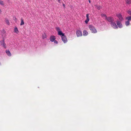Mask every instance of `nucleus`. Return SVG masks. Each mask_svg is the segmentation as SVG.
Returning <instances> with one entry per match:
<instances>
[{
  "instance_id": "1",
  "label": "nucleus",
  "mask_w": 131,
  "mask_h": 131,
  "mask_svg": "<svg viewBox=\"0 0 131 131\" xmlns=\"http://www.w3.org/2000/svg\"><path fill=\"white\" fill-rule=\"evenodd\" d=\"M89 27L92 33H95L97 32V31L94 26L92 25H89Z\"/></svg>"
},
{
  "instance_id": "2",
  "label": "nucleus",
  "mask_w": 131,
  "mask_h": 131,
  "mask_svg": "<svg viewBox=\"0 0 131 131\" xmlns=\"http://www.w3.org/2000/svg\"><path fill=\"white\" fill-rule=\"evenodd\" d=\"M126 20H127V21L125 22V24L126 26H128L129 24V21L131 20V16L126 17Z\"/></svg>"
},
{
  "instance_id": "3",
  "label": "nucleus",
  "mask_w": 131,
  "mask_h": 131,
  "mask_svg": "<svg viewBox=\"0 0 131 131\" xmlns=\"http://www.w3.org/2000/svg\"><path fill=\"white\" fill-rule=\"evenodd\" d=\"M111 26L114 29H117L118 28V27L115 23V22L113 21L112 23H110Z\"/></svg>"
},
{
  "instance_id": "4",
  "label": "nucleus",
  "mask_w": 131,
  "mask_h": 131,
  "mask_svg": "<svg viewBox=\"0 0 131 131\" xmlns=\"http://www.w3.org/2000/svg\"><path fill=\"white\" fill-rule=\"evenodd\" d=\"M58 35H60L61 37L64 35V33H63L59 28L58 27Z\"/></svg>"
},
{
  "instance_id": "5",
  "label": "nucleus",
  "mask_w": 131,
  "mask_h": 131,
  "mask_svg": "<svg viewBox=\"0 0 131 131\" xmlns=\"http://www.w3.org/2000/svg\"><path fill=\"white\" fill-rule=\"evenodd\" d=\"M106 19L108 22H111V23H112L114 21V18L111 17H107V18Z\"/></svg>"
},
{
  "instance_id": "6",
  "label": "nucleus",
  "mask_w": 131,
  "mask_h": 131,
  "mask_svg": "<svg viewBox=\"0 0 131 131\" xmlns=\"http://www.w3.org/2000/svg\"><path fill=\"white\" fill-rule=\"evenodd\" d=\"M77 35L78 37H79L82 36V32L80 30H78L76 32Z\"/></svg>"
},
{
  "instance_id": "7",
  "label": "nucleus",
  "mask_w": 131,
  "mask_h": 131,
  "mask_svg": "<svg viewBox=\"0 0 131 131\" xmlns=\"http://www.w3.org/2000/svg\"><path fill=\"white\" fill-rule=\"evenodd\" d=\"M62 40L64 43H66L67 42L68 40L66 36L64 35L61 37Z\"/></svg>"
},
{
  "instance_id": "8",
  "label": "nucleus",
  "mask_w": 131,
  "mask_h": 131,
  "mask_svg": "<svg viewBox=\"0 0 131 131\" xmlns=\"http://www.w3.org/2000/svg\"><path fill=\"white\" fill-rule=\"evenodd\" d=\"M116 24L120 28L122 27V25L121 22L119 20L116 21Z\"/></svg>"
},
{
  "instance_id": "9",
  "label": "nucleus",
  "mask_w": 131,
  "mask_h": 131,
  "mask_svg": "<svg viewBox=\"0 0 131 131\" xmlns=\"http://www.w3.org/2000/svg\"><path fill=\"white\" fill-rule=\"evenodd\" d=\"M116 16L118 17L119 20L120 21H122L123 20V18L122 15L120 14H117L116 15Z\"/></svg>"
},
{
  "instance_id": "10",
  "label": "nucleus",
  "mask_w": 131,
  "mask_h": 131,
  "mask_svg": "<svg viewBox=\"0 0 131 131\" xmlns=\"http://www.w3.org/2000/svg\"><path fill=\"white\" fill-rule=\"evenodd\" d=\"M6 52L8 56L10 57L11 56L12 54L9 50H6Z\"/></svg>"
},
{
  "instance_id": "11",
  "label": "nucleus",
  "mask_w": 131,
  "mask_h": 131,
  "mask_svg": "<svg viewBox=\"0 0 131 131\" xmlns=\"http://www.w3.org/2000/svg\"><path fill=\"white\" fill-rule=\"evenodd\" d=\"M83 34L84 36H86L88 34V33L86 30H84L83 31Z\"/></svg>"
},
{
  "instance_id": "12",
  "label": "nucleus",
  "mask_w": 131,
  "mask_h": 131,
  "mask_svg": "<svg viewBox=\"0 0 131 131\" xmlns=\"http://www.w3.org/2000/svg\"><path fill=\"white\" fill-rule=\"evenodd\" d=\"M56 38L55 36H52L50 38V40L52 42H53L55 39Z\"/></svg>"
},
{
  "instance_id": "13",
  "label": "nucleus",
  "mask_w": 131,
  "mask_h": 131,
  "mask_svg": "<svg viewBox=\"0 0 131 131\" xmlns=\"http://www.w3.org/2000/svg\"><path fill=\"white\" fill-rule=\"evenodd\" d=\"M101 16L104 19H106L107 18V17L106 16L103 14H101Z\"/></svg>"
},
{
  "instance_id": "14",
  "label": "nucleus",
  "mask_w": 131,
  "mask_h": 131,
  "mask_svg": "<svg viewBox=\"0 0 131 131\" xmlns=\"http://www.w3.org/2000/svg\"><path fill=\"white\" fill-rule=\"evenodd\" d=\"M2 46L5 48H6V44L4 42V40H3V42L1 44Z\"/></svg>"
},
{
  "instance_id": "15",
  "label": "nucleus",
  "mask_w": 131,
  "mask_h": 131,
  "mask_svg": "<svg viewBox=\"0 0 131 131\" xmlns=\"http://www.w3.org/2000/svg\"><path fill=\"white\" fill-rule=\"evenodd\" d=\"M24 23L23 19L21 18V23L20 24V25H24Z\"/></svg>"
},
{
  "instance_id": "16",
  "label": "nucleus",
  "mask_w": 131,
  "mask_h": 131,
  "mask_svg": "<svg viewBox=\"0 0 131 131\" xmlns=\"http://www.w3.org/2000/svg\"><path fill=\"white\" fill-rule=\"evenodd\" d=\"M125 2L127 4H131V1L130 0H126Z\"/></svg>"
},
{
  "instance_id": "17",
  "label": "nucleus",
  "mask_w": 131,
  "mask_h": 131,
  "mask_svg": "<svg viewBox=\"0 0 131 131\" xmlns=\"http://www.w3.org/2000/svg\"><path fill=\"white\" fill-rule=\"evenodd\" d=\"M14 32H15L17 33H18L19 32V31H18V29L17 27L15 28Z\"/></svg>"
},
{
  "instance_id": "18",
  "label": "nucleus",
  "mask_w": 131,
  "mask_h": 131,
  "mask_svg": "<svg viewBox=\"0 0 131 131\" xmlns=\"http://www.w3.org/2000/svg\"><path fill=\"white\" fill-rule=\"evenodd\" d=\"M42 38L43 39H44L46 38V35L45 33H44L42 35Z\"/></svg>"
},
{
  "instance_id": "19",
  "label": "nucleus",
  "mask_w": 131,
  "mask_h": 131,
  "mask_svg": "<svg viewBox=\"0 0 131 131\" xmlns=\"http://www.w3.org/2000/svg\"><path fill=\"white\" fill-rule=\"evenodd\" d=\"M5 22L8 25H9V20L8 19H5Z\"/></svg>"
},
{
  "instance_id": "20",
  "label": "nucleus",
  "mask_w": 131,
  "mask_h": 131,
  "mask_svg": "<svg viewBox=\"0 0 131 131\" xmlns=\"http://www.w3.org/2000/svg\"><path fill=\"white\" fill-rule=\"evenodd\" d=\"M96 8H97L98 10H100L101 8V7L100 6H96Z\"/></svg>"
},
{
  "instance_id": "21",
  "label": "nucleus",
  "mask_w": 131,
  "mask_h": 131,
  "mask_svg": "<svg viewBox=\"0 0 131 131\" xmlns=\"http://www.w3.org/2000/svg\"><path fill=\"white\" fill-rule=\"evenodd\" d=\"M0 4L2 5H4L3 1L0 0Z\"/></svg>"
},
{
  "instance_id": "22",
  "label": "nucleus",
  "mask_w": 131,
  "mask_h": 131,
  "mask_svg": "<svg viewBox=\"0 0 131 131\" xmlns=\"http://www.w3.org/2000/svg\"><path fill=\"white\" fill-rule=\"evenodd\" d=\"M89 19L86 18V19L85 20V22L86 23H87L89 21Z\"/></svg>"
},
{
  "instance_id": "23",
  "label": "nucleus",
  "mask_w": 131,
  "mask_h": 131,
  "mask_svg": "<svg viewBox=\"0 0 131 131\" xmlns=\"http://www.w3.org/2000/svg\"><path fill=\"white\" fill-rule=\"evenodd\" d=\"M127 13L129 14L130 15H131V11L128 10L127 11Z\"/></svg>"
},
{
  "instance_id": "24",
  "label": "nucleus",
  "mask_w": 131,
  "mask_h": 131,
  "mask_svg": "<svg viewBox=\"0 0 131 131\" xmlns=\"http://www.w3.org/2000/svg\"><path fill=\"white\" fill-rule=\"evenodd\" d=\"M89 14H87L86 15V18H87V19H89Z\"/></svg>"
},
{
  "instance_id": "25",
  "label": "nucleus",
  "mask_w": 131,
  "mask_h": 131,
  "mask_svg": "<svg viewBox=\"0 0 131 131\" xmlns=\"http://www.w3.org/2000/svg\"><path fill=\"white\" fill-rule=\"evenodd\" d=\"M62 3V5H63V7H64V8H65V5L64 4V3Z\"/></svg>"
},
{
  "instance_id": "26",
  "label": "nucleus",
  "mask_w": 131,
  "mask_h": 131,
  "mask_svg": "<svg viewBox=\"0 0 131 131\" xmlns=\"http://www.w3.org/2000/svg\"><path fill=\"white\" fill-rule=\"evenodd\" d=\"M54 43H57V41L56 40H54Z\"/></svg>"
},
{
  "instance_id": "27",
  "label": "nucleus",
  "mask_w": 131,
  "mask_h": 131,
  "mask_svg": "<svg viewBox=\"0 0 131 131\" xmlns=\"http://www.w3.org/2000/svg\"><path fill=\"white\" fill-rule=\"evenodd\" d=\"M58 2L60 3H61V0H58Z\"/></svg>"
},
{
  "instance_id": "28",
  "label": "nucleus",
  "mask_w": 131,
  "mask_h": 131,
  "mask_svg": "<svg viewBox=\"0 0 131 131\" xmlns=\"http://www.w3.org/2000/svg\"><path fill=\"white\" fill-rule=\"evenodd\" d=\"M2 12V11L1 9H0V14Z\"/></svg>"
},
{
  "instance_id": "29",
  "label": "nucleus",
  "mask_w": 131,
  "mask_h": 131,
  "mask_svg": "<svg viewBox=\"0 0 131 131\" xmlns=\"http://www.w3.org/2000/svg\"><path fill=\"white\" fill-rule=\"evenodd\" d=\"M89 2L90 3L91 2L90 0H89Z\"/></svg>"
},
{
  "instance_id": "30",
  "label": "nucleus",
  "mask_w": 131,
  "mask_h": 131,
  "mask_svg": "<svg viewBox=\"0 0 131 131\" xmlns=\"http://www.w3.org/2000/svg\"><path fill=\"white\" fill-rule=\"evenodd\" d=\"M56 29L57 30V27H56Z\"/></svg>"
},
{
  "instance_id": "31",
  "label": "nucleus",
  "mask_w": 131,
  "mask_h": 131,
  "mask_svg": "<svg viewBox=\"0 0 131 131\" xmlns=\"http://www.w3.org/2000/svg\"><path fill=\"white\" fill-rule=\"evenodd\" d=\"M15 19H16V20L17 19H16V18H15Z\"/></svg>"
}]
</instances>
